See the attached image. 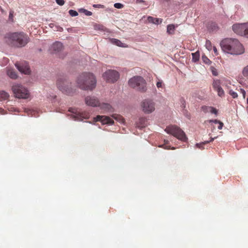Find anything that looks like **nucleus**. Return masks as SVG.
Instances as JSON below:
<instances>
[{"mask_svg": "<svg viewBox=\"0 0 248 248\" xmlns=\"http://www.w3.org/2000/svg\"><path fill=\"white\" fill-rule=\"evenodd\" d=\"M222 50L231 55H241L244 53L245 49L239 41L236 39L226 38L220 43Z\"/></svg>", "mask_w": 248, "mask_h": 248, "instance_id": "nucleus-1", "label": "nucleus"}, {"mask_svg": "<svg viewBox=\"0 0 248 248\" xmlns=\"http://www.w3.org/2000/svg\"><path fill=\"white\" fill-rule=\"evenodd\" d=\"M76 82L81 89L92 90L96 86V80L92 73L84 72L78 76Z\"/></svg>", "mask_w": 248, "mask_h": 248, "instance_id": "nucleus-2", "label": "nucleus"}, {"mask_svg": "<svg viewBox=\"0 0 248 248\" xmlns=\"http://www.w3.org/2000/svg\"><path fill=\"white\" fill-rule=\"evenodd\" d=\"M5 40L6 43L11 46L22 47L28 43L29 38L24 32H17L7 34Z\"/></svg>", "mask_w": 248, "mask_h": 248, "instance_id": "nucleus-3", "label": "nucleus"}, {"mask_svg": "<svg viewBox=\"0 0 248 248\" xmlns=\"http://www.w3.org/2000/svg\"><path fill=\"white\" fill-rule=\"evenodd\" d=\"M129 85L132 88L141 93H144L147 90L146 82L140 76H135L128 81Z\"/></svg>", "mask_w": 248, "mask_h": 248, "instance_id": "nucleus-4", "label": "nucleus"}, {"mask_svg": "<svg viewBox=\"0 0 248 248\" xmlns=\"http://www.w3.org/2000/svg\"><path fill=\"white\" fill-rule=\"evenodd\" d=\"M165 131L168 134L173 135L182 141H186L187 140L185 132L176 125H171L168 126L166 128Z\"/></svg>", "mask_w": 248, "mask_h": 248, "instance_id": "nucleus-5", "label": "nucleus"}, {"mask_svg": "<svg viewBox=\"0 0 248 248\" xmlns=\"http://www.w3.org/2000/svg\"><path fill=\"white\" fill-rule=\"evenodd\" d=\"M12 91L16 97L27 99L29 97V91L20 84H15L12 86Z\"/></svg>", "mask_w": 248, "mask_h": 248, "instance_id": "nucleus-6", "label": "nucleus"}, {"mask_svg": "<svg viewBox=\"0 0 248 248\" xmlns=\"http://www.w3.org/2000/svg\"><path fill=\"white\" fill-rule=\"evenodd\" d=\"M141 108L145 113L150 114L155 111V103L151 99H145L141 102Z\"/></svg>", "mask_w": 248, "mask_h": 248, "instance_id": "nucleus-7", "label": "nucleus"}, {"mask_svg": "<svg viewBox=\"0 0 248 248\" xmlns=\"http://www.w3.org/2000/svg\"><path fill=\"white\" fill-rule=\"evenodd\" d=\"M68 82L65 78H60L57 80V85L59 89L66 94H70L72 91L68 87Z\"/></svg>", "mask_w": 248, "mask_h": 248, "instance_id": "nucleus-8", "label": "nucleus"}, {"mask_svg": "<svg viewBox=\"0 0 248 248\" xmlns=\"http://www.w3.org/2000/svg\"><path fill=\"white\" fill-rule=\"evenodd\" d=\"M69 111L72 113L70 118L74 120L81 121L83 119H87L89 118L88 114L81 112L78 108H70Z\"/></svg>", "mask_w": 248, "mask_h": 248, "instance_id": "nucleus-9", "label": "nucleus"}, {"mask_svg": "<svg viewBox=\"0 0 248 248\" xmlns=\"http://www.w3.org/2000/svg\"><path fill=\"white\" fill-rule=\"evenodd\" d=\"M103 77L108 82H114L119 79L120 75L116 70H108L103 74Z\"/></svg>", "mask_w": 248, "mask_h": 248, "instance_id": "nucleus-10", "label": "nucleus"}, {"mask_svg": "<svg viewBox=\"0 0 248 248\" xmlns=\"http://www.w3.org/2000/svg\"><path fill=\"white\" fill-rule=\"evenodd\" d=\"M247 29V23L235 24L232 26L233 31L241 36H245Z\"/></svg>", "mask_w": 248, "mask_h": 248, "instance_id": "nucleus-11", "label": "nucleus"}, {"mask_svg": "<svg viewBox=\"0 0 248 248\" xmlns=\"http://www.w3.org/2000/svg\"><path fill=\"white\" fill-rule=\"evenodd\" d=\"M15 66L21 73L28 75L31 73L29 66L26 62H22L19 63L17 62L15 64Z\"/></svg>", "mask_w": 248, "mask_h": 248, "instance_id": "nucleus-12", "label": "nucleus"}, {"mask_svg": "<svg viewBox=\"0 0 248 248\" xmlns=\"http://www.w3.org/2000/svg\"><path fill=\"white\" fill-rule=\"evenodd\" d=\"M94 121H100L103 124L112 125L114 124L113 119L107 116L98 115L94 118Z\"/></svg>", "mask_w": 248, "mask_h": 248, "instance_id": "nucleus-13", "label": "nucleus"}, {"mask_svg": "<svg viewBox=\"0 0 248 248\" xmlns=\"http://www.w3.org/2000/svg\"><path fill=\"white\" fill-rule=\"evenodd\" d=\"M86 104L93 107L98 106L99 102L97 98L94 96H87L85 98Z\"/></svg>", "mask_w": 248, "mask_h": 248, "instance_id": "nucleus-14", "label": "nucleus"}, {"mask_svg": "<svg viewBox=\"0 0 248 248\" xmlns=\"http://www.w3.org/2000/svg\"><path fill=\"white\" fill-rule=\"evenodd\" d=\"M63 48L62 44L60 42H56L51 46V50L54 53L60 52Z\"/></svg>", "mask_w": 248, "mask_h": 248, "instance_id": "nucleus-15", "label": "nucleus"}, {"mask_svg": "<svg viewBox=\"0 0 248 248\" xmlns=\"http://www.w3.org/2000/svg\"><path fill=\"white\" fill-rule=\"evenodd\" d=\"M147 124V120L145 117H140L138 121L136 123V127L141 129L145 127Z\"/></svg>", "mask_w": 248, "mask_h": 248, "instance_id": "nucleus-16", "label": "nucleus"}, {"mask_svg": "<svg viewBox=\"0 0 248 248\" xmlns=\"http://www.w3.org/2000/svg\"><path fill=\"white\" fill-rule=\"evenodd\" d=\"M147 21L149 23H152L155 25H158L162 23V19L158 18H154L152 16H148L147 17Z\"/></svg>", "mask_w": 248, "mask_h": 248, "instance_id": "nucleus-17", "label": "nucleus"}, {"mask_svg": "<svg viewBox=\"0 0 248 248\" xmlns=\"http://www.w3.org/2000/svg\"><path fill=\"white\" fill-rule=\"evenodd\" d=\"M98 106L100 107L101 109H103L106 112H112L113 111L111 106L108 104L102 103L100 104L99 103Z\"/></svg>", "mask_w": 248, "mask_h": 248, "instance_id": "nucleus-18", "label": "nucleus"}, {"mask_svg": "<svg viewBox=\"0 0 248 248\" xmlns=\"http://www.w3.org/2000/svg\"><path fill=\"white\" fill-rule=\"evenodd\" d=\"M177 25L175 26L173 24H169L167 27V32L170 34H172L174 32L175 29L177 27Z\"/></svg>", "mask_w": 248, "mask_h": 248, "instance_id": "nucleus-19", "label": "nucleus"}, {"mask_svg": "<svg viewBox=\"0 0 248 248\" xmlns=\"http://www.w3.org/2000/svg\"><path fill=\"white\" fill-rule=\"evenodd\" d=\"M7 74L8 76L12 79H16L17 77L16 73L12 69H8L7 71Z\"/></svg>", "mask_w": 248, "mask_h": 248, "instance_id": "nucleus-20", "label": "nucleus"}, {"mask_svg": "<svg viewBox=\"0 0 248 248\" xmlns=\"http://www.w3.org/2000/svg\"><path fill=\"white\" fill-rule=\"evenodd\" d=\"M110 42L112 44H114L117 46L121 47H125L124 44L121 42L119 40L112 38L110 39Z\"/></svg>", "mask_w": 248, "mask_h": 248, "instance_id": "nucleus-21", "label": "nucleus"}, {"mask_svg": "<svg viewBox=\"0 0 248 248\" xmlns=\"http://www.w3.org/2000/svg\"><path fill=\"white\" fill-rule=\"evenodd\" d=\"M111 117L116 121L119 122L120 123L123 124L124 123V118L120 115L113 114L111 115Z\"/></svg>", "mask_w": 248, "mask_h": 248, "instance_id": "nucleus-22", "label": "nucleus"}, {"mask_svg": "<svg viewBox=\"0 0 248 248\" xmlns=\"http://www.w3.org/2000/svg\"><path fill=\"white\" fill-rule=\"evenodd\" d=\"M213 88L214 90L221 87V81L219 79H214L212 83Z\"/></svg>", "mask_w": 248, "mask_h": 248, "instance_id": "nucleus-23", "label": "nucleus"}, {"mask_svg": "<svg viewBox=\"0 0 248 248\" xmlns=\"http://www.w3.org/2000/svg\"><path fill=\"white\" fill-rule=\"evenodd\" d=\"M9 96L8 93L4 91L0 92V101L7 99Z\"/></svg>", "mask_w": 248, "mask_h": 248, "instance_id": "nucleus-24", "label": "nucleus"}, {"mask_svg": "<svg viewBox=\"0 0 248 248\" xmlns=\"http://www.w3.org/2000/svg\"><path fill=\"white\" fill-rule=\"evenodd\" d=\"M192 56L193 62H197L199 61L200 58V53L199 51H197L195 53H192Z\"/></svg>", "mask_w": 248, "mask_h": 248, "instance_id": "nucleus-25", "label": "nucleus"}, {"mask_svg": "<svg viewBox=\"0 0 248 248\" xmlns=\"http://www.w3.org/2000/svg\"><path fill=\"white\" fill-rule=\"evenodd\" d=\"M217 93V95L221 97H222L224 96L225 93L224 91L223 90L221 87H220L215 90Z\"/></svg>", "mask_w": 248, "mask_h": 248, "instance_id": "nucleus-26", "label": "nucleus"}, {"mask_svg": "<svg viewBox=\"0 0 248 248\" xmlns=\"http://www.w3.org/2000/svg\"><path fill=\"white\" fill-rule=\"evenodd\" d=\"M78 12L80 13L84 14L87 16H90L92 15V13L91 11H88L84 8L79 9Z\"/></svg>", "mask_w": 248, "mask_h": 248, "instance_id": "nucleus-27", "label": "nucleus"}, {"mask_svg": "<svg viewBox=\"0 0 248 248\" xmlns=\"http://www.w3.org/2000/svg\"><path fill=\"white\" fill-rule=\"evenodd\" d=\"M242 74L244 77L248 79V65L243 67Z\"/></svg>", "mask_w": 248, "mask_h": 248, "instance_id": "nucleus-28", "label": "nucleus"}, {"mask_svg": "<svg viewBox=\"0 0 248 248\" xmlns=\"http://www.w3.org/2000/svg\"><path fill=\"white\" fill-rule=\"evenodd\" d=\"M217 137H214V138H211L210 140H208V141H205L204 142H202L201 143H197L196 144V146L198 147V148H200V145H202V144H207L212 141H213L215 139H216Z\"/></svg>", "mask_w": 248, "mask_h": 248, "instance_id": "nucleus-29", "label": "nucleus"}, {"mask_svg": "<svg viewBox=\"0 0 248 248\" xmlns=\"http://www.w3.org/2000/svg\"><path fill=\"white\" fill-rule=\"evenodd\" d=\"M14 12L12 10H11L9 12V17H8V22L10 23H13L14 21Z\"/></svg>", "mask_w": 248, "mask_h": 248, "instance_id": "nucleus-30", "label": "nucleus"}, {"mask_svg": "<svg viewBox=\"0 0 248 248\" xmlns=\"http://www.w3.org/2000/svg\"><path fill=\"white\" fill-rule=\"evenodd\" d=\"M202 60L203 62L208 65H209L211 63V61L205 55L202 56Z\"/></svg>", "mask_w": 248, "mask_h": 248, "instance_id": "nucleus-31", "label": "nucleus"}, {"mask_svg": "<svg viewBox=\"0 0 248 248\" xmlns=\"http://www.w3.org/2000/svg\"><path fill=\"white\" fill-rule=\"evenodd\" d=\"M207 109L211 113L215 114L216 115L217 114L218 111L216 108L212 107H209L207 108Z\"/></svg>", "mask_w": 248, "mask_h": 248, "instance_id": "nucleus-32", "label": "nucleus"}, {"mask_svg": "<svg viewBox=\"0 0 248 248\" xmlns=\"http://www.w3.org/2000/svg\"><path fill=\"white\" fill-rule=\"evenodd\" d=\"M205 46L208 50H211L212 48V43L209 40L206 41Z\"/></svg>", "mask_w": 248, "mask_h": 248, "instance_id": "nucleus-33", "label": "nucleus"}, {"mask_svg": "<svg viewBox=\"0 0 248 248\" xmlns=\"http://www.w3.org/2000/svg\"><path fill=\"white\" fill-rule=\"evenodd\" d=\"M26 112L28 114V115H31V116L37 117V116L35 114L36 112L34 110L27 109Z\"/></svg>", "mask_w": 248, "mask_h": 248, "instance_id": "nucleus-34", "label": "nucleus"}, {"mask_svg": "<svg viewBox=\"0 0 248 248\" xmlns=\"http://www.w3.org/2000/svg\"><path fill=\"white\" fill-rule=\"evenodd\" d=\"M69 14L71 16H76L78 15V13L74 10H70L69 11Z\"/></svg>", "mask_w": 248, "mask_h": 248, "instance_id": "nucleus-35", "label": "nucleus"}, {"mask_svg": "<svg viewBox=\"0 0 248 248\" xmlns=\"http://www.w3.org/2000/svg\"><path fill=\"white\" fill-rule=\"evenodd\" d=\"M229 94L232 96L233 98H236L238 96L237 93L232 90H230L229 91Z\"/></svg>", "mask_w": 248, "mask_h": 248, "instance_id": "nucleus-36", "label": "nucleus"}, {"mask_svg": "<svg viewBox=\"0 0 248 248\" xmlns=\"http://www.w3.org/2000/svg\"><path fill=\"white\" fill-rule=\"evenodd\" d=\"M181 107L183 109H185L186 107V101L183 98L180 99Z\"/></svg>", "mask_w": 248, "mask_h": 248, "instance_id": "nucleus-37", "label": "nucleus"}, {"mask_svg": "<svg viewBox=\"0 0 248 248\" xmlns=\"http://www.w3.org/2000/svg\"><path fill=\"white\" fill-rule=\"evenodd\" d=\"M114 7L117 9H121L124 7L123 4L120 3H115L114 4Z\"/></svg>", "mask_w": 248, "mask_h": 248, "instance_id": "nucleus-38", "label": "nucleus"}, {"mask_svg": "<svg viewBox=\"0 0 248 248\" xmlns=\"http://www.w3.org/2000/svg\"><path fill=\"white\" fill-rule=\"evenodd\" d=\"M211 72H212V74L215 76H217L218 75V73H217V69L216 68H215L214 67H211Z\"/></svg>", "mask_w": 248, "mask_h": 248, "instance_id": "nucleus-39", "label": "nucleus"}, {"mask_svg": "<svg viewBox=\"0 0 248 248\" xmlns=\"http://www.w3.org/2000/svg\"><path fill=\"white\" fill-rule=\"evenodd\" d=\"M56 2L58 5L61 6L64 4V1L63 0H56Z\"/></svg>", "mask_w": 248, "mask_h": 248, "instance_id": "nucleus-40", "label": "nucleus"}, {"mask_svg": "<svg viewBox=\"0 0 248 248\" xmlns=\"http://www.w3.org/2000/svg\"><path fill=\"white\" fill-rule=\"evenodd\" d=\"M162 81L161 80H158V81H157L156 83V87L158 88H159L162 87Z\"/></svg>", "mask_w": 248, "mask_h": 248, "instance_id": "nucleus-41", "label": "nucleus"}, {"mask_svg": "<svg viewBox=\"0 0 248 248\" xmlns=\"http://www.w3.org/2000/svg\"><path fill=\"white\" fill-rule=\"evenodd\" d=\"M221 121L217 120H210L209 123H214L215 124H219Z\"/></svg>", "mask_w": 248, "mask_h": 248, "instance_id": "nucleus-42", "label": "nucleus"}, {"mask_svg": "<svg viewBox=\"0 0 248 248\" xmlns=\"http://www.w3.org/2000/svg\"><path fill=\"white\" fill-rule=\"evenodd\" d=\"M240 92H241V93L243 95V98H245V95H246V92H245V91L244 89H240Z\"/></svg>", "mask_w": 248, "mask_h": 248, "instance_id": "nucleus-43", "label": "nucleus"}, {"mask_svg": "<svg viewBox=\"0 0 248 248\" xmlns=\"http://www.w3.org/2000/svg\"><path fill=\"white\" fill-rule=\"evenodd\" d=\"M93 7L94 8H102L103 5L101 4H93Z\"/></svg>", "mask_w": 248, "mask_h": 248, "instance_id": "nucleus-44", "label": "nucleus"}, {"mask_svg": "<svg viewBox=\"0 0 248 248\" xmlns=\"http://www.w3.org/2000/svg\"><path fill=\"white\" fill-rule=\"evenodd\" d=\"M218 124H219V125L218 126V129L220 130L222 128L224 124H223V123L221 122H220Z\"/></svg>", "mask_w": 248, "mask_h": 248, "instance_id": "nucleus-45", "label": "nucleus"}, {"mask_svg": "<svg viewBox=\"0 0 248 248\" xmlns=\"http://www.w3.org/2000/svg\"><path fill=\"white\" fill-rule=\"evenodd\" d=\"M213 50H214V52L215 53V54L216 55H217L218 54V52H217V48H216V46L213 47Z\"/></svg>", "mask_w": 248, "mask_h": 248, "instance_id": "nucleus-46", "label": "nucleus"}, {"mask_svg": "<svg viewBox=\"0 0 248 248\" xmlns=\"http://www.w3.org/2000/svg\"><path fill=\"white\" fill-rule=\"evenodd\" d=\"M247 28L245 36L248 38V23H247Z\"/></svg>", "mask_w": 248, "mask_h": 248, "instance_id": "nucleus-47", "label": "nucleus"}, {"mask_svg": "<svg viewBox=\"0 0 248 248\" xmlns=\"http://www.w3.org/2000/svg\"><path fill=\"white\" fill-rule=\"evenodd\" d=\"M212 25H213V27L215 28V29L216 28V27H217V25L215 23H213Z\"/></svg>", "mask_w": 248, "mask_h": 248, "instance_id": "nucleus-48", "label": "nucleus"}, {"mask_svg": "<svg viewBox=\"0 0 248 248\" xmlns=\"http://www.w3.org/2000/svg\"><path fill=\"white\" fill-rule=\"evenodd\" d=\"M63 29L62 27H60L59 29L58 30L59 31H62Z\"/></svg>", "mask_w": 248, "mask_h": 248, "instance_id": "nucleus-49", "label": "nucleus"}, {"mask_svg": "<svg viewBox=\"0 0 248 248\" xmlns=\"http://www.w3.org/2000/svg\"><path fill=\"white\" fill-rule=\"evenodd\" d=\"M204 144H202L200 146V148H199L200 149H202L203 147H202V146Z\"/></svg>", "mask_w": 248, "mask_h": 248, "instance_id": "nucleus-50", "label": "nucleus"}, {"mask_svg": "<svg viewBox=\"0 0 248 248\" xmlns=\"http://www.w3.org/2000/svg\"><path fill=\"white\" fill-rule=\"evenodd\" d=\"M164 142H165V143L166 144H167V143H168V142H169V141H168V140H164Z\"/></svg>", "mask_w": 248, "mask_h": 248, "instance_id": "nucleus-51", "label": "nucleus"}, {"mask_svg": "<svg viewBox=\"0 0 248 248\" xmlns=\"http://www.w3.org/2000/svg\"><path fill=\"white\" fill-rule=\"evenodd\" d=\"M137 1H139V2H142L143 1L142 0H137Z\"/></svg>", "mask_w": 248, "mask_h": 248, "instance_id": "nucleus-52", "label": "nucleus"}, {"mask_svg": "<svg viewBox=\"0 0 248 248\" xmlns=\"http://www.w3.org/2000/svg\"><path fill=\"white\" fill-rule=\"evenodd\" d=\"M247 103L248 104V98H247Z\"/></svg>", "mask_w": 248, "mask_h": 248, "instance_id": "nucleus-53", "label": "nucleus"}, {"mask_svg": "<svg viewBox=\"0 0 248 248\" xmlns=\"http://www.w3.org/2000/svg\"><path fill=\"white\" fill-rule=\"evenodd\" d=\"M1 12H3V10L2 9H1Z\"/></svg>", "mask_w": 248, "mask_h": 248, "instance_id": "nucleus-54", "label": "nucleus"}]
</instances>
